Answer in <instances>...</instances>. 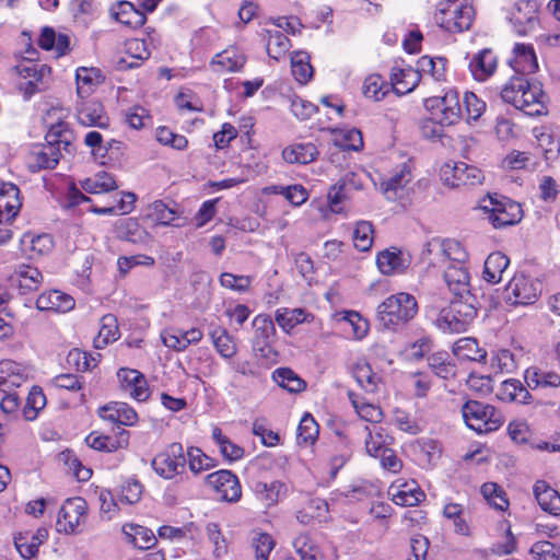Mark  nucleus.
Masks as SVG:
<instances>
[{"mask_svg": "<svg viewBox=\"0 0 560 560\" xmlns=\"http://www.w3.org/2000/svg\"><path fill=\"white\" fill-rule=\"evenodd\" d=\"M504 103L513 105L528 116L544 114L546 95L539 82H529L524 75L514 74L501 90Z\"/></svg>", "mask_w": 560, "mask_h": 560, "instance_id": "f257e3e1", "label": "nucleus"}, {"mask_svg": "<svg viewBox=\"0 0 560 560\" xmlns=\"http://www.w3.org/2000/svg\"><path fill=\"white\" fill-rule=\"evenodd\" d=\"M477 298H452L447 307L440 311L434 323L443 332L462 334L468 330L477 317Z\"/></svg>", "mask_w": 560, "mask_h": 560, "instance_id": "f03ea898", "label": "nucleus"}, {"mask_svg": "<svg viewBox=\"0 0 560 560\" xmlns=\"http://www.w3.org/2000/svg\"><path fill=\"white\" fill-rule=\"evenodd\" d=\"M418 312L413 295L400 292L388 296L377 306L376 318L385 329H396L411 320Z\"/></svg>", "mask_w": 560, "mask_h": 560, "instance_id": "7ed1b4c3", "label": "nucleus"}, {"mask_svg": "<svg viewBox=\"0 0 560 560\" xmlns=\"http://www.w3.org/2000/svg\"><path fill=\"white\" fill-rule=\"evenodd\" d=\"M12 70L20 78L16 86L25 101H30L35 94L46 91L49 86L50 67L45 63L33 62L32 57H25Z\"/></svg>", "mask_w": 560, "mask_h": 560, "instance_id": "20e7f679", "label": "nucleus"}, {"mask_svg": "<svg viewBox=\"0 0 560 560\" xmlns=\"http://www.w3.org/2000/svg\"><path fill=\"white\" fill-rule=\"evenodd\" d=\"M462 415L468 428L477 433L498 430L504 422L502 413L491 405L468 400L462 407Z\"/></svg>", "mask_w": 560, "mask_h": 560, "instance_id": "39448f33", "label": "nucleus"}, {"mask_svg": "<svg viewBox=\"0 0 560 560\" xmlns=\"http://www.w3.org/2000/svg\"><path fill=\"white\" fill-rule=\"evenodd\" d=\"M475 19V9L471 4L459 1H446L440 3L435 13V22L450 33H462L470 28Z\"/></svg>", "mask_w": 560, "mask_h": 560, "instance_id": "423d86ee", "label": "nucleus"}, {"mask_svg": "<svg viewBox=\"0 0 560 560\" xmlns=\"http://www.w3.org/2000/svg\"><path fill=\"white\" fill-rule=\"evenodd\" d=\"M480 208L489 213V221L495 229L514 225L523 217L520 203L497 194L483 198Z\"/></svg>", "mask_w": 560, "mask_h": 560, "instance_id": "0eeeda50", "label": "nucleus"}, {"mask_svg": "<svg viewBox=\"0 0 560 560\" xmlns=\"http://www.w3.org/2000/svg\"><path fill=\"white\" fill-rule=\"evenodd\" d=\"M252 349L255 355L268 360L272 359L277 354L275 350L277 331L271 316L258 314L252 320Z\"/></svg>", "mask_w": 560, "mask_h": 560, "instance_id": "6e6552de", "label": "nucleus"}, {"mask_svg": "<svg viewBox=\"0 0 560 560\" xmlns=\"http://www.w3.org/2000/svg\"><path fill=\"white\" fill-rule=\"evenodd\" d=\"M151 467L161 478L172 480L185 472L186 457L180 443H172L151 460Z\"/></svg>", "mask_w": 560, "mask_h": 560, "instance_id": "1a4fd4ad", "label": "nucleus"}, {"mask_svg": "<svg viewBox=\"0 0 560 560\" xmlns=\"http://www.w3.org/2000/svg\"><path fill=\"white\" fill-rule=\"evenodd\" d=\"M424 106L431 112V116L442 125H454L462 117L459 96L455 90H448L443 96L427 98Z\"/></svg>", "mask_w": 560, "mask_h": 560, "instance_id": "9d476101", "label": "nucleus"}, {"mask_svg": "<svg viewBox=\"0 0 560 560\" xmlns=\"http://www.w3.org/2000/svg\"><path fill=\"white\" fill-rule=\"evenodd\" d=\"M506 300L513 305L533 304L541 293V283L524 272H517L505 288Z\"/></svg>", "mask_w": 560, "mask_h": 560, "instance_id": "9b49d317", "label": "nucleus"}, {"mask_svg": "<svg viewBox=\"0 0 560 560\" xmlns=\"http://www.w3.org/2000/svg\"><path fill=\"white\" fill-rule=\"evenodd\" d=\"M88 504L80 497L67 499L58 513L57 530L65 534H73L79 530L86 518Z\"/></svg>", "mask_w": 560, "mask_h": 560, "instance_id": "f8f14e48", "label": "nucleus"}, {"mask_svg": "<svg viewBox=\"0 0 560 560\" xmlns=\"http://www.w3.org/2000/svg\"><path fill=\"white\" fill-rule=\"evenodd\" d=\"M538 9L539 4L535 0H518L514 3L509 14V21L517 35L526 36L536 30Z\"/></svg>", "mask_w": 560, "mask_h": 560, "instance_id": "ddd939ff", "label": "nucleus"}, {"mask_svg": "<svg viewBox=\"0 0 560 560\" xmlns=\"http://www.w3.org/2000/svg\"><path fill=\"white\" fill-rule=\"evenodd\" d=\"M441 178L446 185L457 188L479 185L485 176L478 167L464 162H456L453 165L445 164L441 168Z\"/></svg>", "mask_w": 560, "mask_h": 560, "instance_id": "4468645a", "label": "nucleus"}, {"mask_svg": "<svg viewBox=\"0 0 560 560\" xmlns=\"http://www.w3.org/2000/svg\"><path fill=\"white\" fill-rule=\"evenodd\" d=\"M206 482L226 502H237L242 497L240 480L231 470L222 469L209 474Z\"/></svg>", "mask_w": 560, "mask_h": 560, "instance_id": "2eb2a0df", "label": "nucleus"}, {"mask_svg": "<svg viewBox=\"0 0 560 560\" xmlns=\"http://www.w3.org/2000/svg\"><path fill=\"white\" fill-rule=\"evenodd\" d=\"M75 117L83 127H97L106 129L109 126V119L105 115L104 107L96 101H81L75 107Z\"/></svg>", "mask_w": 560, "mask_h": 560, "instance_id": "dca6fc26", "label": "nucleus"}, {"mask_svg": "<svg viewBox=\"0 0 560 560\" xmlns=\"http://www.w3.org/2000/svg\"><path fill=\"white\" fill-rule=\"evenodd\" d=\"M121 388L137 401H145L149 396V386L143 374L137 370L120 369L117 372Z\"/></svg>", "mask_w": 560, "mask_h": 560, "instance_id": "f3484780", "label": "nucleus"}, {"mask_svg": "<svg viewBox=\"0 0 560 560\" xmlns=\"http://www.w3.org/2000/svg\"><path fill=\"white\" fill-rule=\"evenodd\" d=\"M444 281L453 298L467 300L475 296L470 291V276L465 266H446Z\"/></svg>", "mask_w": 560, "mask_h": 560, "instance_id": "a211bd4d", "label": "nucleus"}, {"mask_svg": "<svg viewBox=\"0 0 560 560\" xmlns=\"http://www.w3.org/2000/svg\"><path fill=\"white\" fill-rule=\"evenodd\" d=\"M410 161L401 163L397 166L392 175L384 179L381 189L388 200H395L400 196L406 185L412 179Z\"/></svg>", "mask_w": 560, "mask_h": 560, "instance_id": "6ab92c4d", "label": "nucleus"}, {"mask_svg": "<svg viewBox=\"0 0 560 560\" xmlns=\"http://www.w3.org/2000/svg\"><path fill=\"white\" fill-rule=\"evenodd\" d=\"M98 416L110 423L131 427L138 421V413L128 404L122 401H112L101 407Z\"/></svg>", "mask_w": 560, "mask_h": 560, "instance_id": "aec40b11", "label": "nucleus"}, {"mask_svg": "<svg viewBox=\"0 0 560 560\" xmlns=\"http://www.w3.org/2000/svg\"><path fill=\"white\" fill-rule=\"evenodd\" d=\"M28 380L27 370L12 360L0 361V390L11 392Z\"/></svg>", "mask_w": 560, "mask_h": 560, "instance_id": "412c9836", "label": "nucleus"}, {"mask_svg": "<svg viewBox=\"0 0 560 560\" xmlns=\"http://www.w3.org/2000/svg\"><path fill=\"white\" fill-rule=\"evenodd\" d=\"M21 206L18 186L12 183H0V223L14 219Z\"/></svg>", "mask_w": 560, "mask_h": 560, "instance_id": "4be33fe9", "label": "nucleus"}, {"mask_svg": "<svg viewBox=\"0 0 560 560\" xmlns=\"http://www.w3.org/2000/svg\"><path fill=\"white\" fill-rule=\"evenodd\" d=\"M74 305L75 302L71 295L58 290L43 292L36 300V307L39 311L66 313L71 311Z\"/></svg>", "mask_w": 560, "mask_h": 560, "instance_id": "5701e85b", "label": "nucleus"}, {"mask_svg": "<svg viewBox=\"0 0 560 560\" xmlns=\"http://www.w3.org/2000/svg\"><path fill=\"white\" fill-rule=\"evenodd\" d=\"M116 234L119 240L132 244L145 245L151 241L150 233L142 228L137 219L125 218L116 222Z\"/></svg>", "mask_w": 560, "mask_h": 560, "instance_id": "b1692460", "label": "nucleus"}, {"mask_svg": "<svg viewBox=\"0 0 560 560\" xmlns=\"http://www.w3.org/2000/svg\"><path fill=\"white\" fill-rule=\"evenodd\" d=\"M420 79L421 77L418 69L411 67L405 69L394 67L390 73L392 91L397 95L410 93L416 89Z\"/></svg>", "mask_w": 560, "mask_h": 560, "instance_id": "393cba45", "label": "nucleus"}, {"mask_svg": "<svg viewBox=\"0 0 560 560\" xmlns=\"http://www.w3.org/2000/svg\"><path fill=\"white\" fill-rule=\"evenodd\" d=\"M513 52L514 59L511 66L515 74L526 77L538 69L537 57L532 45L516 44Z\"/></svg>", "mask_w": 560, "mask_h": 560, "instance_id": "a878e982", "label": "nucleus"}, {"mask_svg": "<svg viewBox=\"0 0 560 560\" xmlns=\"http://www.w3.org/2000/svg\"><path fill=\"white\" fill-rule=\"evenodd\" d=\"M534 495L542 511L553 516L560 515V493L545 480H537L535 482Z\"/></svg>", "mask_w": 560, "mask_h": 560, "instance_id": "bb28decb", "label": "nucleus"}, {"mask_svg": "<svg viewBox=\"0 0 560 560\" xmlns=\"http://www.w3.org/2000/svg\"><path fill=\"white\" fill-rule=\"evenodd\" d=\"M497 69V57L491 49L485 48L476 54L469 61V70L478 81H485Z\"/></svg>", "mask_w": 560, "mask_h": 560, "instance_id": "cd10ccee", "label": "nucleus"}, {"mask_svg": "<svg viewBox=\"0 0 560 560\" xmlns=\"http://www.w3.org/2000/svg\"><path fill=\"white\" fill-rule=\"evenodd\" d=\"M313 318L311 313L301 307H280L275 312V320L285 334H290L300 324L312 322Z\"/></svg>", "mask_w": 560, "mask_h": 560, "instance_id": "c85d7f7f", "label": "nucleus"}, {"mask_svg": "<svg viewBox=\"0 0 560 560\" xmlns=\"http://www.w3.org/2000/svg\"><path fill=\"white\" fill-rule=\"evenodd\" d=\"M376 264L383 275L390 276L402 272L408 266V260L401 250L390 247L377 255Z\"/></svg>", "mask_w": 560, "mask_h": 560, "instance_id": "c756f323", "label": "nucleus"}, {"mask_svg": "<svg viewBox=\"0 0 560 560\" xmlns=\"http://www.w3.org/2000/svg\"><path fill=\"white\" fill-rule=\"evenodd\" d=\"M208 335L221 358L230 360L236 354L237 346L234 337L224 327L212 325Z\"/></svg>", "mask_w": 560, "mask_h": 560, "instance_id": "7c9ffc66", "label": "nucleus"}, {"mask_svg": "<svg viewBox=\"0 0 560 560\" xmlns=\"http://www.w3.org/2000/svg\"><path fill=\"white\" fill-rule=\"evenodd\" d=\"M14 283L18 285L22 294H26L38 290L43 283V273L33 266L21 265L15 270V275L12 278Z\"/></svg>", "mask_w": 560, "mask_h": 560, "instance_id": "2f4dec72", "label": "nucleus"}, {"mask_svg": "<svg viewBox=\"0 0 560 560\" xmlns=\"http://www.w3.org/2000/svg\"><path fill=\"white\" fill-rule=\"evenodd\" d=\"M254 491L259 501L267 508L276 505L287 494L285 483L275 480L271 482L257 481Z\"/></svg>", "mask_w": 560, "mask_h": 560, "instance_id": "473e14b6", "label": "nucleus"}, {"mask_svg": "<svg viewBox=\"0 0 560 560\" xmlns=\"http://www.w3.org/2000/svg\"><path fill=\"white\" fill-rule=\"evenodd\" d=\"M245 62L244 54L235 48H230L217 54L211 61V66L215 72H235L240 71Z\"/></svg>", "mask_w": 560, "mask_h": 560, "instance_id": "72a5a7b5", "label": "nucleus"}, {"mask_svg": "<svg viewBox=\"0 0 560 560\" xmlns=\"http://www.w3.org/2000/svg\"><path fill=\"white\" fill-rule=\"evenodd\" d=\"M61 158L60 149L51 145H42L30 155V168L37 172L45 168H55Z\"/></svg>", "mask_w": 560, "mask_h": 560, "instance_id": "f704fd0d", "label": "nucleus"}, {"mask_svg": "<svg viewBox=\"0 0 560 560\" xmlns=\"http://www.w3.org/2000/svg\"><path fill=\"white\" fill-rule=\"evenodd\" d=\"M319 152L312 142L294 143L283 149L282 158L288 163L308 164L316 160Z\"/></svg>", "mask_w": 560, "mask_h": 560, "instance_id": "c9c22d12", "label": "nucleus"}, {"mask_svg": "<svg viewBox=\"0 0 560 560\" xmlns=\"http://www.w3.org/2000/svg\"><path fill=\"white\" fill-rule=\"evenodd\" d=\"M85 442L88 446L93 450L112 453L128 444V432L122 430L119 438H113L98 434L97 432H91L85 438Z\"/></svg>", "mask_w": 560, "mask_h": 560, "instance_id": "e433bc0d", "label": "nucleus"}, {"mask_svg": "<svg viewBox=\"0 0 560 560\" xmlns=\"http://www.w3.org/2000/svg\"><path fill=\"white\" fill-rule=\"evenodd\" d=\"M110 12L116 21L132 28L140 27L145 22V15L128 1L118 2Z\"/></svg>", "mask_w": 560, "mask_h": 560, "instance_id": "4c0bfd02", "label": "nucleus"}, {"mask_svg": "<svg viewBox=\"0 0 560 560\" xmlns=\"http://www.w3.org/2000/svg\"><path fill=\"white\" fill-rule=\"evenodd\" d=\"M389 491L393 502L400 506H415L419 504L425 497L424 492L420 490V488L415 483L392 486Z\"/></svg>", "mask_w": 560, "mask_h": 560, "instance_id": "58836bf2", "label": "nucleus"}, {"mask_svg": "<svg viewBox=\"0 0 560 560\" xmlns=\"http://www.w3.org/2000/svg\"><path fill=\"white\" fill-rule=\"evenodd\" d=\"M39 46L45 50H55L58 56H63L70 50V37L67 34H56L51 27H44L42 30Z\"/></svg>", "mask_w": 560, "mask_h": 560, "instance_id": "ea45409f", "label": "nucleus"}, {"mask_svg": "<svg viewBox=\"0 0 560 560\" xmlns=\"http://www.w3.org/2000/svg\"><path fill=\"white\" fill-rule=\"evenodd\" d=\"M510 265V259L501 252L491 253L483 268V278L489 283L495 284L502 280V275Z\"/></svg>", "mask_w": 560, "mask_h": 560, "instance_id": "a19ab883", "label": "nucleus"}, {"mask_svg": "<svg viewBox=\"0 0 560 560\" xmlns=\"http://www.w3.org/2000/svg\"><path fill=\"white\" fill-rule=\"evenodd\" d=\"M497 396L501 400L520 404H528L532 398L527 388L518 380L514 378L503 381Z\"/></svg>", "mask_w": 560, "mask_h": 560, "instance_id": "79ce46f5", "label": "nucleus"}, {"mask_svg": "<svg viewBox=\"0 0 560 560\" xmlns=\"http://www.w3.org/2000/svg\"><path fill=\"white\" fill-rule=\"evenodd\" d=\"M77 93L83 100L88 97L93 89L102 82V75L96 68H79L75 72Z\"/></svg>", "mask_w": 560, "mask_h": 560, "instance_id": "37998d69", "label": "nucleus"}, {"mask_svg": "<svg viewBox=\"0 0 560 560\" xmlns=\"http://www.w3.org/2000/svg\"><path fill=\"white\" fill-rule=\"evenodd\" d=\"M365 450L370 456L378 457L393 442V438L383 428H375L372 431L370 427H365Z\"/></svg>", "mask_w": 560, "mask_h": 560, "instance_id": "c03bdc74", "label": "nucleus"}, {"mask_svg": "<svg viewBox=\"0 0 560 560\" xmlns=\"http://www.w3.org/2000/svg\"><path fill=\"white\" fill-rule=\"evenodd\" d=\"M428 365L440 378L450 380L456 376V365L445 351L435 352L428 357Z\"/></svg>", "mask_w": 560, "mask_h": 560, "instance_id": "a18cd8bd", "label": "nucleus"}, {"mask_svg": "<svg viewBox=\"0 0 560 560\" xmlns=\"http://www.w3.org/2000/svg\"><path fill=\"white\" fill-rule=\"evenodd\" d=\"M264 37L267 54L275 60H279L290 48V39L278 28L266 30Z\"/></svg>", "mask_w": 560, "mask_h": 560, "instance_id": "49530a36", "label": "nucleus"}, {"mask_svg": "<svg viewBox=\"0 0 560 560\" xmlns=\"http://www.w3.org/2000/svg\"><path fill=\"white\" fill-rule=\"evenodd\" d=\"M447 59L444 57L422 56L417 61V69L422 74L431 75L435 81H445Z\"/></svg>", "mask_w": 560, "mask_h": 560, "instance_id": "de8ad7c7", "label": "nucleus"}, {"mask_svg": "<svg viewBox=\"0 0 560 560\" xmlns=\"http://www.w3.org/2000/svg\"><path fill=\"white\" fill-rule=\"evenodd\" d=\"M453 353L460 359L482 362L487 358L486 350L479 348L475 338H460L453 347Z\"/></svg>", "mask_w": 560, "mask_h": 560, "instance_id": "09e8293b", "label": "nucleus"}, {"mask_svg": "<svg viewBox=\"0 0 560 560\" xmlns=\"http://www.w3.org/2000/svg\"><path fill=\"white\" fill-rule=\"evenodd\" d=\"M525 381L530 388L558 387L560 386V374L530 368L525 372Z\"/></svg>", "mask_w": 560, "mask_h": 560, "instance_id": "8fccbe9b", "label": "nucleus"}, {"mask_svg": "<svg viewBox=\"0 0 560 560\" xmlns=\"http://www.w3.org/2000/svg\"><path fill=\"white\" fill-rule=\"evenodd\" d=\"M349 398L359 417L371 423H380L384 413L380 406L370 404L353 393H349Z\"/></svg>", "mask_w": 560, "mask_h": 560, "instance_id": "3c124183", "label": "nucleus"}, {"mask_svg": "<svg viewBox=\"0 0 560 560\" xmlns=\"http://www.w3.org/2000/svg\"><path fill=\"white\" fill-rule=\"evenodd\" d=\"M148 217L156 224L171 225L179 217V211L175 206L156 200L149 206Z\"/></svg>", "mask_w": 560, "mask_h": 560, "instance_id": "603ef678", "label": "nucleus"}, {"mask_svg": "<svg viewBox=\"0 0 560 560\" xmlns=\"http://www.w3.org/2000/svg\"><path fill=\"white\" fill-rule=\"evenodd\" d=\"M300 560H324V556L318 545L308 534H300L292 542Z\"/></svg>", "mask_w": 560, "mask_h": 560, "instance_id": "864d4df0", "label": "nucleus"}, {"mask_svg": "<svg viewBox=\"0 0 560 560\" xmlns=\"http://www.w3.org/2000/svg\"><path fill=\"white\" fill-rule=\"evenodd\" d=\"M122 530L127 536L131 537L132 544L139 549H150L156 542V537L150 528L127 524L122 527Z\"/></svg>", "mask_w": 560, "mask_h": 560, "instance_id": "5fc2aeb1", "label": "nucleus"}, {"mask_svg": "<svg viewBox=\"0 0 560 560\" xmlns=\"http://www.w3.org/2000/svg\"><path fill=\"white\" fill-rule=\"evenodd\" d=\"M392 88L390 82L385 81L380 74H371L365 78L362 91L365 97L381 101L392 91Z\"/></svg>", "mask_w": 560, "mask_h": 560, "instance_id": "6e6d98bb", "label": "nucleus"}, {"mask_svg": "<svg viewBox=\"0 0 560 560\" xmlns=\"http://www.w3.org/2000/svg\"><path fill=\"white\" fill-rule=\"evenodd\" d=\"M272 377L275 382L290 393H300L304 390L306 383L294 371L289 368L277 369Z\"/></svg>", "mask_w": 560, "mask_h": 560, "instance_id": "4d7b16f0", "label": "nucleus"}, {"mask_svg": "<svg viewBox=\"0 0 560 560\" xmlns=\"http://www.w3.org/2000/svg\"><path fill=\"white\" fill-rule=\"evenodd\" d=\"M439 250L445 260L450 261L448 266H464L468 257L464 246L455 240H444L440 242Z\"/></svg>", "mask_w": 560, "mask_h": 560, "instance_id": "13d9d810", "label": "nucleus"}, {"mask_svg": "<svg viewBox=\"0 0 560 560\" xmlns=\"http://www.w3.org/2000/svg\"><path fill=\"white\" fill-rule=\"evenodd\" d=\"M126 52L137 61L128 62L126 59L119 61L120 68H136L140 66V62L147 60L150 57L144 39L131 38L126 42Z\"/></svg>", "mask_w": 560, "mask_h": 560, "instance_id": "bf43d9fd", "label": "nucleus"}, {"mask_svg": "<svg viewBox=\"0 0 560 560\" xmlns=\"http://www.w3.org/2000/svg\"><path fill=\"white\" fill-rule=\"evenodd\" d=\"M353 377L357 383L368 393H374L377 389L378 377L372 371L366 361H359L353 368Z\"/></svg>", "mask_w": 560, "mask_h": 560, "instance_id": "052dcab7", "label": "nucleus"}, {"mask_svg": "<svg viewBox=\"0 0 560 560\" xmlns=\"http://www.w3.org/2000/svg\"><path fill=\"white\" fill-rule=\"evenodd\" d=\"M81 186L89 194H102L117 188L114 177L105 172L97 173L93 178H86Z\"/></svg>", "mask_w": 560, "mask_h": 560, "instance_id": "680f3d73", "label": "nucleus"}, {"mask_svg": "<svg viewBox=\"0 0 560 560\" xmlns=\"http://www.w3.org/2000/svg\"><path fill=\"white\" fill-rule=\"evenodd\" d=\"M291 69L293 77L301 84L307 83L313 77V68L306 52H295L291 57Z\"/></svg>", "mask_w": 560, "mask_h": 560, "instance_id": "e2e57ef3", "label": "nucleus"}, {"mask_svg": "<svg viewBox=\"0 0 560 560\" xmlns=\"http://www.w3.org/2000/svg\"><path fill=\"white\" fill-rule=\"evenodd\" d=\"M119 331L117 319L112 314H106L101 319V329L95 339V347L103 348L108 342L115 341L118 338Z\"/></svg>", "mask_w": 560, "mask_h": 560, "instance_id": "0e129e2a", "label": "nucleus"}, {"mask_svg": "<svg viewBox=\"0 0 560 560\" xmlns=\"http://www.w3.org/2000/svg\"><path fill=\"white\" fill-rule=\"evenodd\" d=\"M46 406V397L42 390V388L37 386H33L28 392L26 404L23 409L24 418L27 421L35 420L38 411L42 410Z\"/></svg>", "mask_w": 560, "mask_h": 560, "instance_id": "69168bd1", "label": "nucleus"}, {"mask_svg": "<svg viewBox=\"0 0 560 560\" xmlns=\"http://www.w3.org/2000/svg\"><path fill=\"white\" fill-rule=\"evenodd\" d=\"M187 460L190 471L196 475L215 466L214 459L198 447L188 448Z\"/></svg>", "mask_w": 560, "mask_h": 560, "instance_id": "338daca9", "label": "nucleus"}, {"mask_svg": "<svg viewBox=\"0 0 560 560\" xmlns=\"http://www.w3.org/2000/svg\"><path fill=\"white\" fill-rule=\"evenodd\" d=\"M530 553L536 560H560V545L540 540L530 547Z\"/></svg>", "mask_w": 560, "mask_h": 560, "instance_id": "774afa93", "label": "nucleus"}]
</instances>
